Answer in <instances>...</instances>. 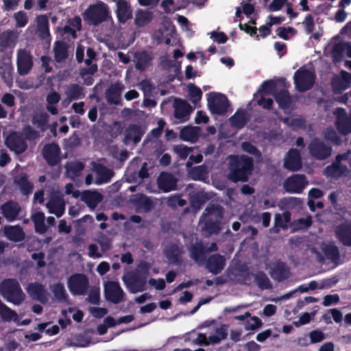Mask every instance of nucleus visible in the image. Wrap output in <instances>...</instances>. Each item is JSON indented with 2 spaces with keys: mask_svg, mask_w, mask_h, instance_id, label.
I'll return each instance as SVG.
<instances>
[{
  "mask_svg": "<svg viewBox=\"0 0 351 351\" xmlns=\"http://www.w3.org/2000/svg\"><path fill=\"white\" fill-rule=\"evenodd\" d=\"M37 23V30L43 36L49 34V19L47 14H40L36 19Z\"/></svg>",
  "mask_w": 351,
  "mask_h": 351,
  "instance_id": "49",
  "label": "nucleus"
},
{
  "mask_svg": "<svg viewBox=\"0 0 351 351\" xmlns=\"http://www.w3.org/2000/svg\"><path fill=\"white\" fill-rule=\"evenodd\" d=\"M206 268L214 275H217L223 269L226 265L225 256L219 254H214L206 258Z\"/></svg>",
  "mask_w": 351,
  "mask_h": 351,
  "instance_id": "18",
  "label": "nucleus"
},
{
  "mask_svg": "<svg viewBox=\"0 0 351 351\" xmlns=\"http://www.w3.org/2000/svg\"><path fill=\"white\" fill-rule=\"evenodd\" d=\"M135 204L137 208L143 209L145 213L149 212L154 207L152 199L143 193L135 199Z\"/></svg>",
  "mask_w": 351,
  "mask_h": 351,
  "instance_id": "47",
  "label": "nucleus"
},
{
  "mask_svg": "<svg viewBox=\"0 0 351 351\" xmlns=\"http://www.w3.org/2000/svg\"><path fill=\"white\" fill-rule=\"evenodd\" d=\"M115 13L117 20L121 23H125L132 18V9L130 3L126 0H115Z\"/></svg>",
  "mask_w": 351,
  "mask_h": 351,
  "instance_id": "22",
  "label": "nucleus"
},
{
  "mask_svg": "<svg viewBox=\"0 0 351 351\" xmlns=\"http://www.w3.org/2000/svg\"><path fill=\"white\" fill-rule=\"evenodd\" d=\"M1 213L9 222L15 221L21 210L19 204L12 200H9L0 206Z\"/></svg>",
  "mask_w": 351,
  "mask_h": 351,
  "instance_id": "24",
  "label": "nucleus"
},
{
  "mask_svg": "<svg viewBox=\"0 0 351 351\" xmlns=\"http://www.w3.org/2000/svg\"><path fill=\"white\" fill-rule=\"evenodd\" d=\"M145 132L141 125L135 123L130 124L124 131V141L125 143L132 142L136 145L141 141Z\"/></svg>",
  "mask_w": 351,
  "mask_h": 351,
  "instance_id": "23",
  "label": "nucleus"
},
{
  "mask_svg": "<svg viewBox=\"0 0 351 351\" xmlns=\"http://www.w3.org/2000/svg\"><path fill=\"white\" fill-rule=\"evenodd\" d=\"M348 169L346 165L334 162L331 165L327 166L325 169L326 175L332 178H339L344 175Z\"/></svg>",
  "mask_w": 351,
  "mask_h": 351,
  "instance_id": "38",
  "label": "nucleus"
},
{
  "mask_svg": "<svg viewBox=\"0 0 351 351\" xmlns=\"http://www.w3.org/2000/svg\"><path fill=\"white\" fill-rule=\"evenodd\" d=\"M311 224L312 221L311 217H307L306 219L300 218L292 222L293 230L298 231L300 230L307 229L311 226Z\"/></svg>",
  "mask_w": 351,
  "mask_h": 351,
  "instance_id": "60",
  "label": "nucleus"
},
{
  "mask_svg": "<svg viewBox=\"0 0 351 351\" xmlns=\"http://www.w3.org/2000/svg\"><path fill=\"white\" fill-rule=\"evenodd\" d=\"M54 58L58 62H62L68 57V46L63 41H56L54 45Z\"/></svg>",
  "mask_w": 351,
  "mask_h": 351,
  "instance_id": "42",
  "label": "nucleus"
},
{
  "mask_svg": "<svg viewBox=\"0 0 351 351\" xmlns=\"http://www.w3.org/2000/svg\"><path fill=\"white\" fill-rule=\"evenodd\" d=\"M51 291L55 298L60 302H66L68 300V295L66 292L64 286L62 282L53 284L51 287Z\"/></svg>",
  "mask_w": 351,
  "mask_h": 351,
  "instance_id": "46",
  "label": "nucleus"
},
{
  "mask_svg": "<svg viewBox=\"0 0 351 351\" xmlns=\"http://www.w3.org/2000/svg\"><path fill=\"white\" fill-rule=\"evenodd\" d=\"M152 14L150 12L139 10L136 13L134 23L138 27H143L151 22Z\"/></svg>",
  "mask_w": 351,
  "mask_h": 351,
  "instance_id": "51",
  "label": "nucleus"
},
{
  "mask_svg": "<svg viewBox=\"0 0 351 351\" xmlns=\"http://www.w3.org/2000/svg\"><path fill=\"white\" fill-rule=\"evenodd\" d=\"M105 297L108 301L119 304L123 300L124 292L117 282L110 281L105 286Z\"/></svg>",
  "mask_w": 351,
  "mask_h": 351,
  "instance_id": "15",
  "label": "nucleus"
},
{
  "mask_svg": "<svg viewBox=\"0 0 351 351\" xmlns=\"http://www.w3.org/2000/svg\"><path fill=\"white\" fill-rule=\"evenodd\" d=\"M248 121L247 114L245 110H238L230 118L231 125L237 129L243 128Z\"/></svg>",
  "mask_w": 351,
  "mask_h": 351,
  "instance_id": "34",
  "label": "nucleus"
},
{
  "mask_svg": "<svg viewBox=\"0 0 351 351\" xmlns=\"http://www.w3.org/2000/svg\"><path fill=\"white\" fill-rule=\"evenodd\" d=\"M228 326L226 324H222L219 328H217L215 330V335L208 336L209 343L214 345L226 339L228 337Z\"/></svg>",
  "mask_w": 351,
  "mask_h": 351,
  "instance_id": "43",
  "label": "nucleus"
},
{
  "mask_svg": "<svg viewBox=\"0 0 351 351\" xmlns=\"http://www.w3.org/2000/svg\"><path fill=\"white\" fill-rule=\"evenodd\" d=\"M308 149L310 155L316 160H323L332 154V149L326 145L318 138H313L308 144Z\"/></svg>",
  "mask_w": 351,
  "mask_h": 351,
  "instance_id": "8",
  "label": "nucleus"
},
{
  "mask_svg": "<svg viewBox=\"0 0 351 351\" xmlns=\"http://www.w3.org/2000/svg\"><path fill=\"white\" fill-rule=\"evenodd\" d=\"M66 171L72 176H80L81 171L84 168V165L82 162H74L66 167Z\"/></svg>",
  "mask_w": 351,
  "mask_h": 351,
  "instance_id": "62",
  "label": "nucleus"
},
{
  "mask_svg": "<svg viewBox=\"0 0 351 351\" xmlns=\"http://www.w3.org/2000/svg\"><path fill=\"white\" fill-rule=\"evenodd\" d=\"M0 315L4 321H10L12 319H16L18 316L16 311L12 310L6 305L0 311Z\"/></svg>",
  "mask_w": 351,
  "mask_h": 351,
  "instance_id": "64",
  "label": "nucleus"
},
{
  "mask_svg": "<svg viewBox=\"0 0 351 351\" xmlns=\"http://www.w3.org/2000/svg\"><path fill=\"white\" fill-rule=\"evenodd\" d=\"M61 149L58 144L52 142L46 144L43 149L42 155L48 165L51 167L58 165L61 161Z\"/></svg>",
  "mask_w": 351,
  "mask_h": 351,
  "instance_id": "11",
  "label": "nucleus"
},
{
  "mask_svg": "<svg viewBox=\"0 0 351 351\" xmlns=\"http://www.w3.org/2000/svg\"><path fill=\"white\" fill-rule=\"evenodd\" d=\"M254 167V159L245 154L229 157V171L227 178L234 183L247 182Z\"/></svg>",
  "mask_w": 351,
  "mask_h": 351,
  "instance_id": "1",
  "label": "nucleus"
},
{
  "mask_svg": "<svg viewBox=\"0 0 351 351\" xmlns=\"http://www.w3.org/2000/svg\"><path fill=\"white\" fill-rule=\"evenodd\" d=\"M136 69L138 71H145L151 64L152 56L147 51L137 52L134 55Z\"/></svg>",
  "mask_w": 351,
  "mask_h": 351,
  "instance_id": "32",
  "label": "nucleus"
},
{
  "mask_svg": "<svg viewBox=\"0 0 351 351\" xmlns=\"http://www.w3.org/2000/svg\"><path fill=\"white\" fill-rule=\"evenodd\" d=\"M322 252L328 260L337 263L340 258L339 248L333 243L326 244L322 247Z\"/></svg>",
  "mask_w": 351,
  "mask_h": 351,
  "instance_id": "37",
  "label": "nucleus"
},
{
  "mask_svg": "<svg viewBox=\"0 0 351 351\" xmlns=\"http://www.w3.org/2000/svg\"><path fill=\"white\" fill-rule=\"evenodd\" d=\"M146 276L139 273L130 274L125 283L130 291L132 293L142 292L145 290L146 287Z\"/></svg>",
  "mask_w": 351,
  "mask_h": 351,
  "instance_id": "14",
  "label": "nucleus"
},
{
  "mask_svg": "<svg viewBox=\"0 0 351 351\" xmlns=\"http://www.w3.org/2000/svg\"><path fill=\"white\" fill-rule=\"evenodd\" d=\"M346 53L351 58V44L349 43H339L334 45L332 53L335 59H340Z\"/></svg>",
  "mask_w": 351,
  "mask_h": 351,
  "instance_id": "40",
  "label": "nucleus"
},
{
  "mask_svg": "<svg viewBox=\"0 0 351 351\" xmlns=\"http://www.w3.org/2000/svg\"><path fill=\"white\" fill-rule=\"evenodd\" d=\"M97 71V65L94 64L88 68H83L80 70V75L83 78L84 84L90 86L94 82V79L91 75H93Z\"/></svg>",
  "mask_w": 351,
  "mask_h": 351,
  "instance_id": "48",
  "label": "nucleus"
},
{
  "mask_svg": "<svg viewBox=\"0 0 351 351\" xmlns=\"http://www.w3.org/2000/svg\"><path fill=\"white\" fill-rule=\"evenodd\" d=\"M16 36L12 30H6L0 33V51L13 49L16 45Z\"/></svg>",
  "mask_w": 351,
  "mask_h": 351,
  "instance_id": "30",
  "label": "nucleus"
},
{
  "mask_svg": "<svg viewBox=\"0 0 351 351\" xmlns=\"http://www.w3.org/2000/svg\"><path fill=\"white\" fill-rule=\"evenodd\" d=\"M277 84L274 80H269L264 81L261 85L258 92L268 95H274L276 91Z\"/></svg>",
  "mask_w": 351,
  "mask_h": 351,
  "instance_id": "58",
  "label": "nucleus"
},
{
  "mask_svg": "<svg viewBox=\"0 0 351 351\" xmlns=\"http://www.w3.org/2000/svg\"><path fill=\"white\" fill-rule=\"evenodd\" d=\"M293 80L295 88L299 92H305L313 86L315 75L312 71L300 68L295 72Z\"/></svg>",
  "mask_w": 351,
  "mask_h": 351,
  "instance_id": "6",
  "label": "nucleus"
},
{
  "mask_svg": "<svg viewBox=\"0 0 351 351\" xmlns=\"http://www.w3.org/2000/svg\"><path fill=\"white\" fill-rule=\"evenodd\" d=\"M49 115L46 113H40L32 119V123L36 125L42 131H45L47 126Z\"/></svg>",
  "mask_w": 351,
  "mask_h": 351,
  "instance_id": "59",
  "label": "nucleus"
},
{
  "mask_svg": "<svg viewBox=\"0 0 351 351\" xmlns=\"http://www.w3.org/2000/svg\"><path fill=\"white\" fill-rule=\"evenodd\" d=\"M123 86L118 83L112 84L106 91V98L110 105H118L121 101Z\"/></svg>",
  "mask_w": 351,
  "mask_h": 351,
  "instance_id": "29",
  "label": "nucleus"
},
{
  "mask_svg": "<svg viewBox=\"0 0 351 351\" xmlns=\"http://www.w3.org/2000/svg\"><path fill=\"white\" fill-rule=\"evenodd\" d=\"M302 167L300 152L294 148L290 149L284 158L283 167L290 171H298Z\"/></svg>",
  "mask_w": 351,
  "mask_h": 351,
  "instance_id": "13",
  "label": "nucleus"
},
{
  "mask_svg": "<svg viewBox=\"0 0 351 351\" xmlns=\"http://www.w3.org/2000/svg\"><path fill=\"white\" fill-rule=\"evenodd\" d=\"M324 138L335 145H340L342 143L341 138L332 128H327L324 131Z\"/></svg>",
  "mask_w": 351,
  "mask_h": 351,
  "instance_id": "55",
  "label": "nucleus"
},
{
  "mask_svg": "<svg viewBox=\"0 0 351 351\" xmlns=\"http://www.w3.org/2000/svg\"><path fill=\"white\" fill-rule=\"evenodd\" d=\"M84 20L89 25L97 26L112 19L108 5L101 1L90 5L83 13Z\"/></svg>",
  "mask_w": 351,
  "mask_h": 351,
  "instance_id": "3",
  "label": "nucleus"
},
{
  "mask_svg": "<svg viewBox=\"0 0 351 351\" xmlns=\"http://www.w3.org/2000/svg\"><path fill=\"white\" fill-rule=\"evenodd\" d=\"M32 220L34 223L36 232L43 233L46 231L45 225V215L42 212H38L32 216Z\"/></svg>",
  "mask_w": 351,
  "mask_h": 351,
  "instance_id": "52",
  "label": "nucleus"
},
{
  "mask_svg": "<svg viewBox=\"0 0 351 351\" xmlns=\"http://www.w3.org/2000/svg\"><path fill=\"white\" fill-rule=\"evenodd\" d=\"M307 184L304 175L293 174L284 181L283 189L289 193H301Z\"/></svg>",
  "mask_w": 351,
  "mask_h": 351,
  "instance_id": "9",
  "label": "nucleus"
},
{
  "mask_svg": "<svg viewBox=\"0 0 351 351\" xmlns=\"http://www.w3.org/2000/svg\"><path fill=\"white\" fill-rule=\"evenodd\" d=\"M274 99L282 109H288L293 101L287 90L283 89L274 94Z\"/></svg>",
  "mask_w": 351,
  "mask_h": 351,
  "instance_id": "35",
  "label": "nucleus"
},
{
  "mask_svg": "<svg viewBox=\"0 0 351 351\" xmlns=\"http://www.w3.org/2000/svg\"><path fill=\"white\" fill-rule=\"evenodd\" d=\"M177 182V178L168 172H161L157 179L158 187L164 193L176 190Z\"/></svg>",
  "mask_w": 351,
  "mask_h": 351,
  "instance_id": "21",
  "label": "nucleus"
},
{
  "mask_svg": "<svg viewBox=\"0 0 351 351\" xmlns=\"http://www.w3.org/2000/svg\"><path fill=\"white\" fill-rule=\"evenodd\" d=\"M27 292L35 300L45 304L48 302L49 293L45 286L39 282H31L27 287Z\"/></svg>",
  "mask_w": 351,
  "mask_h": 351,
  "instance_id": "16",
  "label": "nucleus"
},
{
  "mask_svg": "<svg viewBox=\"0 0 351 351\" xmlns=\"http://www.w3.org/2000/svg\"><path fill=\"white\" fill-rule=\"evenodd\" d=\"M3 66H0V70L3 71H0V73L2 77L5 80L11 77L13 67L10 57L7 56L3 58Z\"/></svg>",
  "mask_w": 351,
  "mask_h": 351,
  "instance_id": "56",
  "label": "nucleus"
},
{
  "mask_svg": "<svg viewBox=\"0 0 351 351\" xmlns=\"http://www.w3.org/2000/svg\"><path fill=\"white\" fill-rule=\"evenodd\" d=\"M291 215L289 211H285L282 214L276 213L274 215V225L271 231L274 233H278L280 229H287L288 223L291 221Z\"/></svg>",
  "mask_w": 351,
  "mask_h": 351,
  "instance_id": "28",
  "label": "nucleus"
},
{
  "mask_svg": "<svg viewBox=\"0 0 351 351\" xmlns=\"http://www.w3.org/2000/svg\"><path fill=\"white\" fill-rule=\"evenodd\" d=\"M207 101L208 108L213 114H225L230 106L228 97L219 93H208Z\"/></svg>",
  "mask_w": 351,
  "mask_h": 351,
  "instance_id": "5",
  "label": "nucleus"
},
{
  "mask_svg": "<svg viewBox=\"0 0 351 351\" xmlns=\"http://www.w3.org/2000/svg\"><path fill=\"white\" fill-rule=\"evenodd\" d=\"M0 294L8 302L21 304L25 299L19 282L14 278H7L0 283Z\"/></svg>",
  "mask_w": 351,
  "mask_h": 351,
  "instance_id": "4",
  "label": "nucleus"
},
{
  "mask_svg": "<svg viewBox=\"0 0 351 351\" xmlns=\"http://www.w3.org/2000/svg\"><path fill=\"white\" fill-rule=\"evenodd\" d=\"M332 84L334 88H346L347 84H351V73L346 71H342L341 72V77L333 80Z\"/></svg>",
  "mask_w": 351,
  "mask_h": 351,
  "instance_id": "50",
  "label": "nucleus"
},
{
  "mask_svg": "<svg viewBox=\"0 0 351 351\" xmlns=\"http://www.w3.org/2000/svg\"><path fill=\"white\" fill-rule=\"evenodd\" d=\"M23 134L25 140L34 141L39 137V132L29 125H26L23 128Z\"/></svg>",
  "mask_w": 351,
  "mask_h": 351,
  "instance_id": "63",
  "label": "nucleus"
},
{
  "mask_svg": "<svg viewBox=\"0 0 351 351\" xmlns=\"http://www.w3.org/2000/svg\"><path fill=\"white\" fill-rule=\"evenodd\" d=\"M49 207L50 212L57 217H60L63 215L65 210L64 202L62 198L57 197L51 199L49 202Z\"/></svg>",
  "mask_w": 351,
  "mask_h": 351,
  "instance_id": "45",
  "label": "nucleus"
},
{
  "mask_svg": "<svg viewBox=\"0 0 351 351\" xmlns=\"http://www.w3.org/2000/svg\"><path fill=\"white\" fill-rule=\"evenodd\" d=\"M338 114L335 123L338 132L342 135L351 133V114L348 115L343 108H337Z\"/></svg>",
  "mask_w": 351,
  "mask_h": 351,
  "instance_id": "17",
  "label": "nucleus"
},
{
  "mask_svg": "<svg viewBox=\"0 0 351 351\" xmlns=\"http://www.w3.org/2000/svg\"><path fill=\"white\" fill-rule=\"evenodd\" d=\"M102 199V195L97 191H84L81 195V200L90 208H95Z\"/></svg>",
  "mask_w": 351,
  "mask_h": 351,
  "instance_id": "31",
  "label": "nucleus"
},
{
  "mask_svg": "<svg viewBox=\"0 0 351 351\" xmlns=\"http://www.w3.org/2000/svg\"><path fill=\"white\" fill-rule=\"evenodd\" d=\"M68 287L74 295H84L89 287L88 277L84 274H74L68 279Z\"/></svg>",
  "mask_w": 351,
  "mask_h": 351,
  "instance_id": "7",
  "label": "nucleus"
},
{
  "mask_svg": "<svg viewBox=\"0 0 351 351\" xmlns=\"http://www.w3.org/2000/svg\"><path fill=\"white\" fill-rule=\"evenodd\" d=\"M254 282L261 290L265 289H271L272 288V285L266 275V274L263 271H257L254 275Z\"/></svg>",
  "mask_w": 351,
  "mask_h": 351,
  "instance_id": "44",
  "label": "nucleus"
},
{
  "mask_svg": "<svg viewBox=\"0 0 351 351\" xmlns=\"http://www.w3.org/2000/svg\"><path fill=\"white\" fill-rule=\"evenodd\" d=\"M5 144L7 147L16 154H21L27 149L25 139L16 132H11L5 138Z\"/></svg>",
  "mask_w": 351,
  "mask_h": 351,
  "instance_id": "12",
  "label": "nucleus"
},
{
  "mask_svg": "<svg viewBox=\"0 0 351 351\" xmlns=\"http://www.w3.org/2000/svg\"><path fill=\"white\" fill-rule=\"evenodd\" d=\"M241 148L243 152L251 154L256 158H260L261 157V152L260 150L249 141H245L241 143Z\"/></svg>",
  "mask_w": 351,
  "mask_h": 351,
  "instance_id": "61",
  "label": "nucleus"
},
{
  "mask_svg": "<svg viewBox=\"0 0 351 351\" xmlns=\"http://www.w3.org/2000/svg\"><path fill=\"white\" fill-rule=\"evenodd\" d=\"M33 64V57L30 51L25 49H19L16 59L18 73L20 75H27L32 70Z\"/></svg>",
  "mask_w": 351,
  "mask_h": 351,
  "instance_id": "10",
  "label": "nucleus"
},
{
  "mask_svg": "<svg viewBox=\"0 0 351 351\" xmlns=\"http://www.w3.org/2000/svg\"><path fill=\"white\" fill-rule=\"evenodd\" d=\"M65 95L70 100H77L85 97L83 88L77 84H71L65 90Z\"/></svg>",
  "mask_w": 351,
  "mask_h": 351,
  "instance_id": "39",
  "label": "nucleus"
},
{
  "mask_svg": "<svg viewBox=\"0 0 351 351\" xmlns=\"http://www.w3.org/2000/svg\"><path fill=\"white\" fill-rule=\"evenodd\" d=\"M16 183L19 186L21 193L25 195H28L32 192L33 185L30 183L26 176H21Z\"/></svg>",
  "mask_w": 351,
  "mask_h": 351,
  "instance_id": "54",
  "label": "nucleus"
},
{
  "mask_svg": "<svg viewBox=\"0 0 351 351\" xmlns=\"http://www.w3.org/2000/svg\"><path fill=\"white\" fill-rule=\"evenodd\" d=\"M93 169L96 174L95 183L98 185L108 183L113 176V171L102 164L93 162Z\"/></svg>",
  "mask_w": 351,
  "mask_h": 351,
  "instance_id": "26",
  "label": "nucleus"
},
{
  "mask_svg": "<svg viewBox=\"0 0 351 351\" xmlns=\"http://www.w3.org/2000/svg\"><path fill=\"white\" fill-rule=\"evenodd\" d=\"M166 256L171 263L175 264L181 263V253L178 245H171L167 250Z\"/></svg>",
  "mask_w": 351,
  "mask_h": 351,
  "instance_id": "53",
  "label": "nucleus"
},
{
  "mask_svg": "<svg viewBox=\"0 0 351 351\" xmlns=\"http://www.w3.org/2000/svg\"><path fill=\"white\" fill-rule=\"evenodd\" d=\"M190 258L197 265H200L206 260V247L202 241L195 242L189 247Z\"/></svg>",
  "mask_w": 351,
  "mask_h": 351,
  "instance_id": "20",
  "label": "nucleus"
},
{
  "mask_svg": "<svg viewBox=\"0 0 351 351\" xmlns=\"http://www.w3.org/2000/svg\"><path fill=\"white\" fill-rule=\"evenodd\" d=\"M5 235L10 241L16 243L23 241L25 237V232L20 226L5 228Z\"/></svg>",
  "mask_w": 351,
  "mask_h": 351,
  "instance_id": "33",
  "label": "nucleus"
},
{
  "mask_svg": "<svg viewBox=\"0 0 351 351\" xmlns=\"http://www.w3.org/2000/svg\"><path fill=\"white\" fill-rule=\"evenodd\" d=\"M208 200V197L203 192H197L191 194L189 197L190 206L195 213L197 212Z\"/></svg>",
  "mask_w": 351,
  "mask_h": 351,
  "instance_id": "36",
  "label": "nucleus"
},
{
  "mask_svg": "<svg viewBox=\"0 0 351 351\" xmlns=\"http://www.w3.org/2000/svg\"><path fill=\"white\" fill-rule=\"evenodd\" d=\"M223 208L219 204H210L204 210L203 216L206 217L204 230L210 234H217L221 230V220L223 217Z\"/></svg>",
  "mask_w": 351,
  "mask_h": 351,
  "instance_id": "2",
  "label": "nucleus"
},
{
  "mask_svg": "<svg viewBox=\"0 0 351 351\" xmlns=\"http://www.w3.org/2000/svg\"><path fill=\"white\" fill-rule=\"evenodd\" d=\"M199 128L193 126H185L180 132V138L182 141L193 142L199 136Z\"/></svg>",
  "mask_w": 351,
  "mask_h": 351,
  "instance_id": "41",
  "label": "nucleus"
},
{
  "mask_svg": "<svg viewBox=\"0 0 351 351\" xmlns=\"http://www.w3.org/2000/svg\"><path fill=\"white\" fill-rule=\"evenodd\" d=\"M336 237L345 246H351V223H343L337 226Z\"/></svg>",
  "mask_w": 351,
  "mask_h": 351,
  "instance_id": "27",
  "label": "nucleus"
},
{
  "mask_svg": "<svg viewBox=\"0 0 351 351\" xmlns=\"http://www.w3.org/2000/svg\"><path fill=\"white\" fill-rule=\"evenodd\" d=\"M189 95L192 103L196 104L202 97L201 89L193 84L188 85Z\"/></svg>",
  "mask_w": 351,
  "mask_h": 351,
  "instance_id": "57",
  "label": "nucleus"
},
{
  "mask_svg": "<svg viewBox=\"0 0 351 351\" xmlns=\"http://www.w3.org/2000/svg\"><path fill=\"white\" fill-rule=\"evenodd\" d=\"M174 117L180 122H184L189 120L192 108L190 104L182 99H176L173 104Z\"/></svg>",
  "mask_w": 351,
  "mask_h": 351,
  "instance_id": "19",
  "label": "nucleus"
},
{
  "mask_svg": "<svg viewBox=\"0 0 351 351\" xmlns=\"http://www.w3.org/2000/svg\"><path fill=\"white\" fill-rule=\"evenodd\" d=\"M271 277L278 282H282L290 276V269L285 262L277 261L270 269Z\"/></svg>",
  "mask_w": 351,
  "mask_h": 351,
  "instance_id": "25",
  "label": "nucleus"
}]
</instances>
